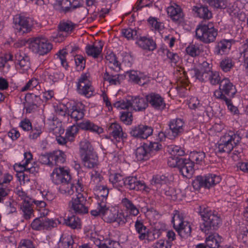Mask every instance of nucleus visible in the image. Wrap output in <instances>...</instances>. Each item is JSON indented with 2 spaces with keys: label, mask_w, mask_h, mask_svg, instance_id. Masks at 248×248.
I'll list each match as a JSON object with an SVG mask.
<instances>
[{
  "label": "nucleus",
  "mask_w": 248,
  "mask_h": 248,
  "mask_svg": "<svg viewBox=\"0 0 248 248\" xmlns=\"http://www.w3.org/2000/svg\"><path fill=\"white\" fill-rule=\"evenodd\" d=\"M137 43L140 47L143 49L153 50L155 48V43L154 41L146 37L138 38Z\"/></svg>",
  "instance_id": "29"
},
{
  "label": "nucleus",
  "mask_w": 248,
  "mask_h": 248,
  "mask_svg": "<svg viewBox=\"0 0 248 248\" xmlns=\"http://www.w3.org/2000/svg\"><path fill=\"white\" fill-rule=\"evenodd\" d=\"M190 72L193 74L196 78L198 79L199 80L201 81H206L208 80L212 71L204 70L203 71H200L197 69H194L191 70Z\"/></svg>",
  "instance_id": "39"
},
{
  "label": "nucleus",
  "mask_w": 248,
  "mask_h": 248,
  "mask_svg": "<svg viewBox=\"0 0 248 248\" xmlns=\"http://www.w3.org/2000/svg\"><path fill=\"white\" fill-rule=\"evenodd\" d=\"M183 218L181 217L180 215L176 213L172 217V222L173 224V227L175 229H176L178 227H180L186 222L183 221Z\"/></svg>",
  "instance_id": "62"
},
{
  "label": "nucleus",
  "mask_w": 248,
  "mask_h": 248,
  "mask_svg": "<svg viewBox=\"0 0 248 248\" xmlns=\"http://www.w3.org/2000/svg\"><path fill=\"white\" fill-rule=\"evenodd\" d=\"M67 114L76 122L81 120L84 116V112L82 109L76 106H72V108L67 110Z\"/></svg>",
  "instance_id": "34"
},
{
  "label": "nucleus",
  "mask_w": 248,
  "mask_h": 248,
  "mask_svg": "<svg viewBox=\"0 0 248 248\" xmlns=\"http://www.w3.org/2000/svg\"><path fill=\"white\" fill-rule=\"evenodd\" d=\"M51 178L55 184H60V192L65 196H70L74 194L75 189L78 192V188L71 182V176L68 170L60 167L54 169L51 174Z\"/></svg>",
  "instance_id": "1"
},
{
  "label": "nucleus",
  "mask_w": 248,
  "mask_h": 248,
  "mask_svg": "<svg viewBox=\"0 0 248 248\" xmlns=\"http://www.w3.org/2000/svg\"><path fill=\"white\" fill-rule=\"evenodd\" d=\"M195 31L196 38L205 44L214 42L218 33L213 22L199 25Z\"/></svg>",
  "instance_id": "4"
},
{
  "label": "nucleus",
  "mask_w": 248,
  "mask_h": 248,
  "mask_svg": "<svg viewBox=\"0 0 248 248\" xmlns=\"http://www.w3.org/2000/svg\"><path fill=\"white\" fill-rule=\"evenodd\" d=\"M77 125L79 128L82 130H89L97 134H100L103 132V129L101 127L94 124L89 120L77 123Z\"/></svg>",
  "instance_id": "27"
},
{
  "label": "nucleus",
  "mask_w": 248,
  "mask_h": 248,
  "mask_svg": "<svg viewBox=\"0 0 248 248\" xmlns=\"http://www.w3.org/2000/svg\"><path fill=\"white\" fill-rule=\"evenodd\" d=\"M132 102L131 100H121L117 101L113 104V106L117 108L120 109H128L129 107H131Z\"/></svg>",
  "instance_id": "60"
},
{
  "label": "nucleus",
  "mask_w": 248,
  "mask_h": 248,
  "mask_svg": "<svg viewBox=\"0 0 248 248\" xmlns=\"http://www.w3.org/2000/svg\"><path fill=\"white\" fill-rule=\"evenodd\" d=\"M13 179V176L11 174L9 173H4L3 176L0 178V184L10 188V182Z\"/></svg>",
  "instance_id": "58"
},
{
  "label": "nucleus",
  "mask_w": 248,
  "mask_h": 248,
  "mask_svg": "<svg viewBox=\"0 0 248 248\" xmlns=\"http://www.w3.org/2000/svg\"><path fill=\"white\" fill-rule=\"evenodd\" d=\"M131 101L132 102L131 108L134 109L138 111L144 110L148 106L146 97H140L135 96L132 97Z\"/></svg>",
  "instance_id": "26"
},
{
  "label": "nucleus",
  "mask_w": 248,
  "mask_h": 248,
  "mask_svg": "<svg viewBox=\"0 0 248 248\" xmlns=\"http://www.w3.org/2000/svg\"><path fill=\"white\" fill-rule=\"evenodd\" d=\"M194 164L190 159L182 158L178 163V168L180 172L187 178L190 177L194 172Z\"/></svg>",
  "instance_id": "15"
},
{
  "label": "nucleus",
  "mask_w": 248,
  "mask_h": 248,
  "mask_svg": "<svg viewBox=\"0 0 248 248\" xmlns=\"http://www.w3.org/2000/svg\"><path fill=\"white\" fill-rule=\"evenodd\" d=\"M58 246L59 248H77V245L71 238L65 237L61 238Z\"/></svg>",
  "instance_id": "42"
},
{
  "label": "nucleus",
  "mask_w": 248,
  "mask_h": 248,
  "mask_svg": "<svg viewBox=\"0 0 248 248\" xmlns=\"http://www.w3.org/2000/svg\"><path fill=\"white\" fill-rule=\"evenodd\" d=\"M132 114L130 111H124L121 113L120 116L121 120L124 123L129 124L132 122Z\"/></svg>",
  "instance_id": "63"
},
{
  "label": "nucleus",
  "mask_w": 248,
  "mask_h": 248,
  "mask_svg": "<svg viewBox=\"0 0 248 248\" xmlns=\"http://www.w3.org/2000/svg\"><path fill=\"white\" fill-rule=\"evenodd\" d=\"M80 155L82 154L88 153L92 152V147L90 143L86 140L81 141L80 143Z\"/></svg>",
  "instance_id": "54"
},
{
  "label": "nucleus",
  "mask_w": 248,
  "mask_h": 248,
  "mask_svg": "<svg viewBox=\"0 0 248 248\" xmlns=\"http://www.w3.org/2000/svg\"><path fill=\"white\" fill-rule=\"evenodd\" d=\"M64 223L71 229H78L80 227V219L78 217L72 215L64 218Z\"/></svg>",
  "instance_id": "38"
},
{
  "label": "nucleus",
  "mask_w": 248,
  "mask_h": 248,
  "mask_svg": "<svg viewBox=\"0 0 248 248\" xmlns=\"http://www.w3.org/2000/svg\"><path fill=\"white\" fill-rule=\"evenodd\" d=\"M220 181V177L215 174H210L204 177L198 176L193 181L192 186L196 190H199L202 187L209 188L210 187L219 183Z\"/></svg>",
  "instance_id": "6"
},
{
  "label": "nucleus",
  "mask_w": 248,
  "mask_h": 248,
  "mask_svg": "<svg viewBox=\"0 0 248 248\" xmlns=\"http://www.w3.org/2000/svg\"><path fill=\"white\" fill-rule=\"evenodd\" d=\"M81 157L84 166L87 168H93L98 165L97 155L93 152L82 154Z\"/></svg>",
  "instance_id": "19"
},
{
  "label": "nucleus",
  "mask_w": 248,
  "mask_h": 248,
  "mask_svg": "<svg viewBox=\"0 0 248 248\" xmlns=\"http://www.w3.org/2000/svg\"><path fill=\"white\" fill-rule=\"evenodd\" d=\"M76 24L71 21L61 22L58 26L59 31L56 34L52 36L53 40L55 42H62L66 35H64L62 32H65V33L68 32H72L74 29Z\"/></svg>",
  "instance_id": "13"
},
{
  "label": "nucleus",
  "mask_w": 248,
  "mask_h": 248,
  "mask_svg": "<svg viewBox=\"0 0 248 248\" xmlns=\"http://www.w3.org/2000/svg\"><path fill=\"white\" fill-rule=\"evenodd\" d=\"M233 66V63L232 59L229 58L223 59L220 63L221 69L225 72L229 71Z\"/></svg>",
  "instance_id": "52"
},
{
  "label": "nucleus",
  "mask_w": 248,
  "mask_h": 248,
  "mask_svg": "<svg viewBox=\"0 0 248 248\" xmlns=\"http://www.w3.org/2000/svg\"><path fill=\"white\" fill-rule=\"evenodd\" d=\"M28 165H20L19 167L23 171V176L24 179L25 178V175H28V174L35 175L39 170V168L36 167L32 166L31 167H28Z\"/></svg>",
  "instance_id": "49"
},
{
  "label": "nucleus",
  "mask_w": 248,
  "mask_h": 248,
  "mask_svg": "<svg viewBox=\"0 0 248 248\" xmlns=\"http://www.w3.org/2000/svg\"><path fill=\"white\" fill-rule=\"evenodd\" d=\"M108 130L110 134L116 139L120 138L122 139H125L127 137L126 134L123 131L120 125L116 123H112L108 127Z\"/></svg>",
  "instance_id": "25"
},
{
  "label": "nucleus",
  "mask_w": 248,
  "mask_h": 248,
  "mask_svg": "<svg viewBox=\"0 0 248 248\" xmlns=\"http://www.w3.org/2000/svg\"><path fill=\"white\" fill-rule=\"evenodd\" d=\"M171 176L169 175L168 176L166 175H156L155 177H153L152 180V185L153 186L155 185H160L161 187L159 188V191L162 193V189L163 188H164L165 184L169 182L171 179Z\"/></svg>",
  "instance_id": "33"
},
{
  "label": "nucleus",
  "mask_w": 248,
  "mask_h": 248,
  "mask_svg": "<svg viewBox=\"0 0 248 248\" xmlns=\"http://www.w3.org/2000/svg\"><path fill=\"white\" fill-rule=\"evenodd\" d=\"M187 53L192 57H196L201 53L199 46L195 44H190L186 48Z\"/></svg>",
  "instance_id": "51"
},
{
  "label": "nucleus",
  "mask_w": 248,
  "mask_h": 248,
  "mask_svg": "<svg viewBox=\"0 0 248 248\" xmlns=\"http://www.w3.org/2000/svg\"><path fill=\"white\" fill-rule=\"evenodd\" d=\"M74 60L78 70L81 71L85 68L86 61L82 56L76 55Z\"/></svg>",
  "instance_id": "59"
},
{
  "label": "nucleus",
  "mask_w": 248,
  "mask_h": 248,
  "mask_svg": "<svg viewBox=\"0 0 248 248\" xmlns=\"http://www.w3.org/2000/svg\"><path fill=\"white\" fill-rule=\"evenodd\" d=\"M122 77L120 75H110L108 72L106 71L104 74L103 78L104 80L108 81L111 85H117L120 84V77Z\"/></svg>",
  "instance_id": "46"
},
{
  "label": "nucleus",
  "mask_w": 248,
  "mask_h": 248,
  "mask_svg": "<svg viewBox=\"0 0 248 248\" xmlns=\"http://www.w3.org/2000/svg\"><path fill=\"white\" fill-rule=\"evenodd\" d=\"M14 28L21 34L30 32L32 29V21L28 17L16 16L14 18Z\"/></svg>",
  "instance_id": "10"
},
{
  "label": "nucleus",
  "mask_w": 248,
  "mask_h": 248,
  "mask_svg": "<svg viewBox=\"0 0 248 248\" xmlns=\"http://www.w3.org/2000/svg\"><path fill=\"white\" fill-rule=\"evenodd\" d=\"M33 203L36 205V208L40 212L41 216H46L47 215L49 210L46 208V204L44 201L33 200Z\"/></svg>",
  "instance_id": "44"
},
{
  "label": "nucleus",
  "mask_w": 248,
  "mask_h": 248,
  "mask_svg": "<svg viewBox=\"0 0 248 248\" xmlns=\"http://www.w3.org/2000/svg\"><path fill=\"white\" fill-rule=\"evenodd\" d=\"M153 131V130L151 127L140 125L132 128L130 134L136 138L145 139L152 134Z\"/></svg>",
  "instance_id": "16"
},
{
  "label": "nucleus",
  "mask_w": 248,
  "mask_h": 248,
  "mask_svg": "<svg viewBox=\"0 0 248 248\" xmlns=\"http://www.w3.org/2000/svg\"><path fill=\"white\" fill-rule=\"evenodd\" d=\"M147 103H149L153 108L157 109H163L166 104L163 98L155 93H151L146 95Z\"/></svg>",
  "instance_id": "18"
},
{
  "label": "nucleus",
  "mask_w": 248,
  "mask_h": 248,
  "mask_svg": "<svg viewBox=\"0 0 248 248\" xmlns=\"http://www.w3.org/2000/svg\"><path fill=\"white\" fill-rule=\"evenodd\" d=\"M92 216H101L102 219L107 222H117L119 224L123 225L127 221L123 213H119L113 209L109 210L106 206V202L104 201L98 202L97 207L91 210Z\"/></svg>",
  "instance_id": "2"
},
{
  "label": "nucleus",
  "mask_w": 248,
  "mask_h": 248,
  "mask_svg": "<svg viewBox=\"0 0 248 248\" xmlns=\"http://www.w3.org/2000/svg\"><path fill=\"white\" fill-rule=\"evenodd\" d=\"M229 46L230 44L228 41L225 40L220 41L216 46V54H223Z\"/></svg>",
  "instance_id": "50"
},
{
  "label": "nucleus",
  "mask_w": 248,
  "mask_h": 248,
  "mask_svg": "<svg viewBox=\"0 0 248 248\" xmlns=\"http://www.w3.org/2000/svg\"><path fill=\"white\" fill-rule=\"evenodd\" d=\"M69 208L76 214H84L88 212L89 208L85 196L78 192L76 197H73L69 203Z\"/></svg>",
  "instance_id": "7"
},
{
  "label": "nucleus",
  "mask_w": 248,
  "mask_h": 248,
  "mask_svg": "<svg viewBox=\"0 0 248 248\" xmlns=\"http://www.w3.org/2000/svg\"><path fill=\"white\" fill-rule=\"evenodd\" d=\"M135 227L137 232L139 234V238L140 240L145 239V234L148 232L149 229L144 226L142 221L137 220L135 223Z\"/></svg>",
  "instance_id": "37"
},
{
  "label": "nucleus",
  "mask_w": 248,
  "mask_h": 248,
  "mask_svg": "<svg viewBox=\"0 0 248 248\" xmlns=\"http://www.w3.org/2000/svg\"><path fill=\"white\" fill-rule=\"evenodd\" d=\"M122 33L124 36L128 39H138V35L137 34V31L136 30L128 28L123 30Z\"/></svg>",
  "instance_id": "55"
},
{
  "label": "nucleus",
  "mask_w": 248,
  "mask_h": 248,
  "mask_svg": "<svg viewBox=\"0 0 248 248\" xmlns=\"http://www.w3.org/2000/svg\"><path fill=\"white\" fill-rule=\"evenodd\" d=\"M222 239V237L218 233L211 234L206 238V247L209 248H218Z\"/></svg>",
  "instance_id": "28"
},
{
  "label": "nucleus",
  "mask_w": 248,
  "mask_h": 248,
  "mask_svg": "<svg viewBox=\"0 0 248 248\" xmlns=\"http://www.w3.org/2000/svg\"><path fill=\"white\" fill-rule=\"evenodd\" d=\"M122 202L125 206L126 209L129 211L131 215L136 216L139 213V209L137 207L134 205L131 201L127 198H124Z\"/></svg>",
  "instance_id": "43"
},
{
  "label": "nucleus",
  "mask_w": 248,
  "mask_h": 248,
  "mask_svg": "<svg viewBox=\"0 0 248 248\" xmlns=\"http://www.w3.org/2000/svg\"><path fill=\"white\" fill-rule=\"evenodd\" d=\"M95 192L99 198H102L101 202H106L108 194V189L105 186H96Z\"/></svg>",
  "instance_id": "45"
},
{
  "label": "nucleus",
  "mask_w": 248,
  "mask_h": 248,
  "mask_svg": "<svg viewBox=\"0 0 248 248\" xmlns=\"http://www.w3.org/2000/svg\"><path fill=\"white\" fill-rule=\"evenodd\" d=\"M150 153L147 149V144H144L142 146L137 148L135 154L138 160L142 161L146 160L150 158L151 156Z\"/></svg>",
  "instance_id": "32"
},
{
  "label": "nucleus",
  "mask_w": 248,
  "mask_h": 248,
  "mask_svg": "<svg viewBox=\"0 0 248 248\" xmlns=\"http://www.w3.org/2000/svg\"><path fill=\"white\" fill-rule=\"evenodd\" d=\"M16 60L18 62L20 66V70L21 72L24 73L27 71L31 67L30 58L28 56L22 52H17L15 55Z\"/></svg>",
  "instance_id": "20"
},
{
  "label": "nucleus",
  "mask_w": 248,
  "mask_h": 248,
  "mask_svg": "<svg viewBox=\"0 0 248 248\" xmlns=\"http://www.w3.org/2000/svg\"><path fill=\"white\" fill-rule=\"evenodd\" d=\"M30 47L32 51L43 55L47 53L52 48L50 43L45 38L37 37L31 41Z\"/></svg>",
  "instance_id": "8"
},
{
  "label": "nucleus",
  "mask_w": 248,
  "mask_h": 248,
  "mask_svg": "<svg viewBox=\"0 0 248 248\" xmlns=\"http://www.w3.org/2000/svg\"><path fill=\"white\" fill-rule=\"evenodd\" d=\"M168 199L172 201L181 199L180 190L172 187H166L162 189Z\"/></svg>",
  "instance_id": "30"
},
{
  "label": "nucleus",
  "mask_w": 248,
  "mask_h": 248,
  "mask_svg": "<svg viewBox=\"0 0 248 248\" xmlns=\"http://www.w3.org/2000/svg\"><path fill=\"white\" fill-rule=\"evenodd\" d=\"M169 152L171 155L173 156H183L185 154L184 150L178 146L171 145L169 147Z\"/></svg>",
  "instance_id": "53"
},
{
  "label": "nucleus",
  "mask_w": 248,
  "mask_h": 248,
  "mask_svg": "<svg viewBox=\"0 0 248 248\" xmlns=\"http://www.w3.org/2000/svg\"><path fill=\"white\" fill-rule=\"evenodd\" d=\"M67 54V53L65 50L64 49L60 50L56 54V58L58 59L61 61L62 65L65 69H67L68 67V63L66 59V55Z\"/></svg>",
  "instance_id": "56"
},
{
  "label": "nucleus",
  "mask_w": 248,
  "mask_h": 248,
  "mask_svg": "<svg viewBox=\"0 0 248 248\" xmlns=\"http://www.w3.org/2000/svg\"><path fill=\"white\" fill-rule=\"evenodd\" d=\"M66 157L65 153L61 150L55 151L52 152V161H53V166L54 165L60 166V165L64 163Z\"/></svg>",
  "instance_id": "35"
},
{
  "label": "nucleus",
  "mask_w": 248,
  "mask_h": 248,
  "mask_svg": "<svg viewBox=\"0 0 248 248\" xmlns=\"http://www.w3.org/2000/svg\"><path fill=\"white\" fill-rule=\"evenodd\" d=\"M39 161L43 164L47 165L50 167L53 166V161H52V153H47L41 154L38 159Z\"/></svg>",
  "instance_id": "48"
},
{
  "label": "nucleus",
  "mask_w": 248,
  "mask_h": 248,
  "mask_svg": "<svg viewBox=\"0 0 248 248\" xmlns=\"http://www.w3.org/2000/svg\"><path fill=\"white\" fill-rule=\"evenodd\" d=\"M184 122L181 119L172 120L169 124L170 129L174 137L181 135L184 132Z\"/></svg>",
  "instance_id": "21"
},
{
  "label": "nucleus",
  "mask_w": 248,
  "mask_h": 248,
  "mask_svg": "<svg viewBox=\"0 0 248 248\" xmlns=\"http://www.w3.org/2000/svg\"><path fill=\"white\" fill-rule=\"evenodd\" d=\"M205 157V154L203 152L194 151L190 154V160L194 163L195 162L197 164L202 162Z\"/></svg>",
  "instance_id": "47"
},
{
  "label": "nucleus",
  "mask_w": 248,
  "mask_h": 248,
  "mask_svg": "<svg viewBox=\"0 0 248 248\" xmlns=\"http://www.w3.org/2000/svg\"><path fill=\"white\" fill-rule=\"evenodd\" d=\"M241 140V138L239 135L230 131L221 137L217 143V151L220 153H229L239 143Z\"/></svg>",
  "instance_id": "5"
},
{
  "label": "nucleus",
  "mask_w": 248,
  "mask_h": 248,
  "mask_svg": "<svg viewBox=\"0 0 248 248\" xmlns=\"http://www.w3.org/2000/svg\"><path fill=\"white\" fill-rule=\"evenodd\" d=\"M82 0H57L55 6L60 12L66 13L82 7Z\"/></svg>",
  "instance_id": "9"
},
{
  "label": "nucleus",
  "mask_w": 248,
  "mask_h": 248,
  "mask_svg": "<svg viewBox=\"0 0 248 248\" xmlns=\"http://www.w3.org/2000/svg\"><path fill=\"white\" fill-rule=\"evenodd\" d=\"M192 11L201 18L208 20L212 17V13L207 6L196 5L193 7Z\"/></svg>",
  "instance_id": "22"
},
{
  "label": "nucleus",
  "mask_w": 248,
  "mask_h": 248,
  "mask_svg": "<svg viewBox=\"0 0 248 248\" xmlns=\"http://www.w3.org/2000/svg\"><path fill=\"white\" fill-rule=\"evenodd\" d=\"M208 81L212 85H217L219 83L220 84V81H221V78L219 76V73L216 71H212L211 73L210 78Z\"/></svg>",
  "instance_id": "61"
},
{
  "label": "nucleus",
  "mask_w": 248,
  "mask_h": 248,
  "mask_svg": "<svg viewBox=\"0 0 248 248\" xmlns=\"http://www.w3.org/2000/svg\"><path fill=\"white\" fill-rule=\"evenodd\" d=\"M199 214L203 222L200 226L201 231L208 234L210 232L217 230L221 224L219 216L208 207L200 206Z\"/></svg>",
  "instance_id": "3"
},
{
  "label": "nucleus",
  "mask_w": 248,
  "mask_h": 248,
  "mask_svg": "<svg viewBox=\"0 0 248 248\" xmlns=\"http://www.w3.org/2000/svg\"><path fill=\"white\" fill-rule=\"evenodd\" d=\"M106 59L107 62L110 64H113L115 66V70H120V63L117 60L116 56L113 53L109 54L106 56Z\"/></svg>",
  "instance_id": "57"
},
{
  "label": "nucleus",
  "mask_w": 248,
  "mask_h": 248,
  "mask_svg": "<svg viewBox=\"0 0 248 248\" xmlns=\"http://www.w3.org/2000/svg\"><path fill=\"white\" fill-rule=\"evenodd\" d=\"M238 240L245 244H248V230L244 228L238 235Z\"/></svg>",
  "instance_id": "64"
},
{
  "label": "nucleus",
  "mask_w": 248,
  "mask_h": 248,
  "mask_svg": "<svg viewBox=\"0 0 248 248\" xmlns=\"http://www.w3.org/2000/svg\"><path fill=\"white\" fill-rule=\"evenodd\" d=\"M109 180L114 187L120 189L125 185V178L120 174H112L109 176Z\"/></svg>",
  "instance_id": "36"
},
{
  "label": "nucleus",
  "mask_w": 248,
  "mask_h": 248,
  "mask_svg": "<svg viewBox=\"0 0 248 248\" xmlns=\"http://www.w3.org/2000/svg\"><path fill=\"white\" fill-rule=\"evenodd\" d=\"M125 185L131 190H139L144 188V184L138 180L136 177L130 176L125 178Z\"/></svg>",
  "instance_id": "24"
},
{
  "label": "nucleus",
  "mask_w": 248,
  "mask_h": 248,
  "mask_svg": "<svg viewBox=\"0 0 248 248\" xmlns=\"http://www.w3.org/2000/svg\"><path fill=\"white\" fill-rule=\"evenodd\" d=\"M219 90H221L225 94V96H226L229 98H233L236 93L235 86L227 78H223L220 81Z\"/></svg>",
  "instance_id": "17"
},
{
  "label": "nucleus",
  "mask_w": 248,
  "mask_h": 248,
  "mask_svg": "<svg viewBox=\"0 0 248 248\" xmlns=\"http://www.w3.org/2000/svg\"><path fill=\"white\" fill-rule=\"evenodd\" d=\"M103 46V45L101 41L98 42L97 44H88L85 47V52L89 56L97 58L102 52Z\"/></svg>",
  "instance_id": "23"
},
{
  "label": "nucleus",
  "mask_w": 248,
  "mask_h": 248,
  "mask_svg": "<svg viewBox=\"0 0 248 248\" xmlns=\"http://www.w3.org/2000/svg\"><path fill=\"white\" fill-rule=\"evenodd\" d=\"M206 2L212 7L218 9L226 8L228 0H206Z\"/></svg>",
  "instance_id": "41"
},
{
  "label": "nucleus",
  "mask_w": 248,
  "mask_h": 248,
  "mask_svg": "<svg viewBox=\"0 0 248 248\" xmlns=\"http://www.w3.org/2000/svg\"><path fill=\"white\" fill-rule=\"evenodd\" d=\"M77 89L79 94L90 97L93 95V89L86 74H82L78 79Z\"/></svg>",
  "instance_id": "12"
},
{
  "label": "nucleus",
  "mask_w": 248,
  "mask_h": 248,
  "mask_svg": "<svg viewBox=\"0 0 248 248\" xmlns=\"http://www.w3.org/2000/svg\"><path fill=\"white\" fill-rule=\"evenodd\" d=\"M54 222L49 219L46 216H41L36 218L31 224V228L35 230H41L42 229H48L53 227Z\"/></svg>",
  "instance_id": "14"
},
{
  "label": "nucleus",
  "mask_w": 248,
  "mask_h": 248,
  "mask_svg": "<svg viewBox=\"0 0 248 248\" xmlns=\"http://www.w3.org/2000/svg\"><path fill=\"white\" fill-rule=\"evenodd\" d=\"M167 13L169 16L174 22L181 21L183 17L181 9L178 6L176 7L171 6L167 8Z\"/></svg>",
  "instance_id": "31"
},
{
  "label": "nucleus",
  "mask_w": 248,
  "mask_h": 248,
  "mask_svg": "<svg viewBox=\"0 0 248 248\" xmlns=\"http://www.w3.org/2000/svg\"><path fill=\"white\" fill-rule=\"evenodd\" d=\"M17 195L21 200H23L21 209L24 213V217L26 219H29L33 214V199L27 196V194L23 190H18Z\"/></svg>",
  "instance_id": "11"
},
{
  "label": "nucleus",
  "mask_w": 248,
  "mask_h": 248,
  "mask_svg": "<svg viewBox=\"0 0 248 248\" xmlns=\"http://www.w3.org/2000/svg\"><path fill=\"white\" fill-rule=\"evenodd\" d=\"M176 231L179 235L183 238H186L190 236L191 232V228L187 222H186L180 227H178Z\"/></svg>",
  "instance_id": "40"
}]
</instances>
